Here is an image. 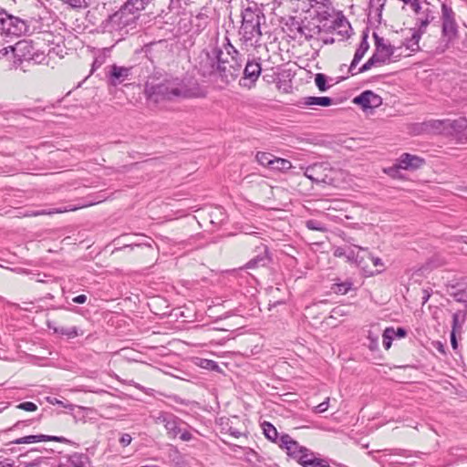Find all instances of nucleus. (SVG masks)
<instances>
[{"instance_id":"f3484780","label":"nucleus","mask_w":467,"mask_h":467,"mask_svg":"<svg viewBox=\"0 0 467 467\" xmlns=\"http://www.w3.org/2000/svg\"><path fill=\"white\" fill-rule=\"evenodd\" d=\"M279 446L286 450L287 454L296 460L304 452V446L293 440L288 434L281 435Z\"/></svg>"},{"instance_id":"a878e982","label":"nucleus","mask_w":467,"mask_h":467,"mask_svg":"<svg viewBox=\"0 0 467 467\" xmlns=\"http://www.w3.org/2000/svg\"><path fill=\"white\" fill-rule=\"evenodd\" d=\"M47 327L49 329H52L54 333L66 336L68 338H74L78 335V328L76 327H57L55 323L51 321L47 322Z\"/></svg>"},{"instance_id":"680f3d73","label":"nucleus","mask_w":467,"mask_h":467,"mask_svg":"<svg viewBox=\"0 0 467 467\" xmlns=\"http://www.w3.org/2000/svg\"><path fill=\"white\" fill-rule=\"evenodd\" d=\"M140 244H134V245H124L123 247H120L119 248L118 250H122V249H130V250H133L134 247H140Z\"/></svg>"},{"instance_id":"20e7f679","label":"nucleus","mask_w":467,"mask_h":467,"mask_svg":"<svg viewBox=\"0 0 467 467\" xmlns=\"http://www.w3.org/2000/svg\"><path fill=\"white\" fill-rule=\"evenodd\" d=\"M410 8L414 11L416 17L415 29L410 36V52L417 51L419 47V40L423 33H425L427 26L435 18L433 6L427 0H410Z\"/></svg>"},{"instance_id":"cd10ccee","label":"nucleus","mask_w":467,"mask_h":467,"mask_svg":"<svg viewBox=\"0 0 467 467\" xmlns=\"http://www.w3.org/2000/svg\"><path fill=\"white\" fill-rule=\"evenodd\" d=\"M292 168L290 161L283 158L275 157L274 162H272L271 170L277 171H287Z\"/></svg>"},{"instance_id":"4468645a","label":"nucleus","mask_w":467,"mask_h":467,"mask_svg":"<svg viewBox=\"0 0 467 467\" xmlns=\"http://www.w3.org/2000/svg\"><path fill=\"white\" fill-rule=\"evenodd\" d=\"M440 119L417 122L410 124V136L424 134H439Z\"/></svg>"},{"instance_id":"58836bf2","label":"nucleus","mask_w":467,"mask_h":467,"mask_svg":"<svg viewBox=\"0 0 467 467\" xmlns=\"http://www.w3.org/2000/svg\"><path fill=\"white\" fill-rule=\"evenodd\" d=\"M360 252L365 254V262L368 265V261L372 262L374 266H382V261L379 257L373 256L367 249L360 248Z\"/></svg>"},{"instance_id":"412c9836","label":"nucleus","mask_w":467,"mask_h":467,"mask_svg":"<svg viewBox=\"0 0 467 467\" xmlns=\"http://www.w3.org/2000/svg\"><path fill=\"white\" fill-rule=\"evenodd\" d=\"M358 251L351 249L348 253L346 252L347 261L352 264H355L357 266L360 267L363 271L368 272V265L365 262V254L360 252V246H356ZM372 274V271H369Z\"/></svg>"},{"instance_id":"1a4fd4ad","label":"nucleus","mask_w":467,"mask_h":467,"mask_svg":"<svg viewBox=\"0 0 467 467\" xmlns=\"http://www.w3.org/2000/svg\"><path fill=\"white\" fill-rule=\"evenodd\" d=\"M441 22L442 36L451 41L457 36L458 25L455 20V13L451 6L446 4L441 5Z\"/></svg>"},{"instance_id":"e2e57ef3","label":"nucleus","mask_w":467,"mask_h":467,"mask_svg":"<svg viewBox=\"0 0 467 467\" xmlns=\"http://www.w3.org/2000/svg\"><path fill=\"white\" fill-rule=\"evenodd\" d=\"M332 313H333V315H341V313H342L341 307L340 306L335 307L332 310Z\"/></svg>"},{"instance_id":"13d9d810","label":"nucleus","mask_w":467,"mask_h":467,"mask_svg":"<svg viewBox=\"0 0 467 467\" xmlns=\"http://www.w3.org/2000/svg\"><path fill=\"white\" fill-rule=\"evenodd\" d=\"M346 254V251L344 248L342 247H337L335 250H334V255L336 257H342V256H345Z\"/></svg>"},{"instance_id":"c85d7f7f","label":"nucleus","mask_w":467,"mask_h":467,"mask_svg":"<svg viewBox=\"0 0 467 467\" xmlns=\"http://www.w3.org/2000/svg\"><path fill=\"white\" fill-rule=\"evenodd\" d=\"M368 48H369V44L368 42V34L366 32H364L363 36H362V39L360 41V44H359L358 47L357 48L355 55H354L355 62L360 61L363 58L364 55L366 54V52L368 51Z\"/></svg>"},{"instance_id":"79ce46f5","label":"nucleus","mask_w":467,"mask_h":467,"mask_svg":"<svg viewBox=\"0 0 467 467\" xmlns=\"http://www.w3.org/2000/svg\"><path fill=\"white\" fill-rule=\"evenodd\" d=\"M425 164V160L421 157L410 154V171L421 168Z\"/></svg>"},{"instance_id":"aec40b11","label":"nucleus","mask_w":467,"mask_h":467,"mask_svg":"<svg viewBox=\"0 0 467 467\" xmlns=\"http://www.w3.org/2000/svg\"><path fill=\"white\" fill-rule=\"evenodd\" d=\"M408 169L409 152H405L401 155V160L400 163H396L389 168H385L384 172L395 179H404L405 177L401 173V171H407Z\"/></svg>"},{"instance_id":"8fccbe9b","label":"nucleus","mask_w":467,"mask_h":467,"mask_svg":"<svg viewBox=\"0 0 467 467\" xmlns=\"http://www.w3.org/2000/svg\"><path fill=\"white\" fill-rule=\"evenodd\" d=\"M329 398L315 407V412L323 413L328 409Z\"/></svg>"},{"instance_id":"338daca9","label":"nucleus","mask_w":467,"mask_h":467,"mask_svg":"<svg viewBox=\"0 0 467 467\" xmlns=\"http://www.w3.org/2000/svg\"><path fill=\"white\" fill-rule=\"evenodd\" d=\"M232 434H233L234 437H239L240 432H239V431H234V432H232Z\"/></svg>"},{"instance_id":"bb28decb","label":"nucleus","mask_w":467,"mask_h":467,"mask_svg":"<svg viewBox=\"0 0 467 467\" xmlns=\"http://www.w3.org/2000/svg\"><path fill=\"white\" fill-rule=\"evenodd\" d=\"M151 2V0H128L124 5L125 8L129 9L134 15L139 17V14L141 10L145 9L146 6Z\"/></svg>"},{"instance_id":"774afa93","label":"nucleus","mask_w":467,"mask_h":467,"mask_svg":"<svg viewBox=\"0 0 467 467\" xmlns=\"http://www.w3.org/2000/svg\"><path fill=\"white\" fill-rule=\"evenodd\" d=\"M439 350H441V352H443V349H442V345L441 343H439Z\"/></svg>"},{"instance_id":"9b49d317","label":"nucleus","mask_w":467,"mask_h":467,"mask_svg":"<svg viewBox=\"0 0 467 467\" xmlns=\"http://www.w3.org/2000/svg\"><path fill=\"white\" fill-rule=\"evenodd\" d=\"M243 70V77L240 79V85L245 88H252L258 79L262 67L258 61L247 60Z\"/></svg>"},{"instance_id":"4be33fe9","label":"nucleus","mask_w":467,"mask_h":467,"mask_svg":"<svg viewBox=\"0 0 467 467\" xmlns=\"http://www.w3.org/2000/svg\"><path fill=\"white\" fill-rule=\"evenodd\" d=\"M89 464L88 457L83 453H74L70 455L65 462L57 467H88Z\"/></svg>"},{"instance_id":"6ab92c4d","label":"nucleus","mask_w":467,"mask_h":467,"mask_svg":"<svg viewBox=\"0 0 467 467\" xmlns=\"http://www.w3.org/2000/svg\"><path fill=\"white\" fill-rule=\"evenodd\" d=\"M16 48H18L20 51H25L22 54L25 58L33 60L36 63H44L47 58L44 52L39 53L35 51L32 42L20 41L16 44Z\"/></svg>"},{"instance_id":"4c0bfd02","label":"nucleus","mask_w":467,"mask_h":467,"mask_svg":"<svg viewBox=\"0 0 467 467\" xmlns=\"http://www.w3.org/2000/svg\"><path fill=\"white\" fill-rule=\"evenodd\" d=\"M315 83L320 91H326L329 88V86L327 85V76L322 73L316 75Z\"/></svg>"},{"instance_id":"bf43d9fd","label":"nucleus","mask_w":467,"mask_h":467,"mask_svg":"<svg viewBox=\"0 0 467 467\" xmlns=\"http://www.w3.org/2000/svg\"><path fill=\"white\" fill-rule=\"evenodd\" d=\"M26 425V422L25 421H22V420H18L16 421L12 427H10L9 429L6 430V431H13L15 429H19L20 427L22 426H25Z\"/></svg>"},{"instance_id":"a18cd8bd","label":"nucleus","mask_w":467,"mask_h":467,"mask_svg":"<svg viewBox=\"0 0 467 467\" xmlns=\"http://www.w3.org/2000/svg\"><path fill=\"white\" fill-rule=\"evenodd\" d=\"M315 457L314 453L305 447L304 452L296 459V461L304 466V461H311V458Z\"/></svg>"},{"instance_id":"f03ea898","label":"nucleus","mask_w":467,"mask_h":467,"mask_svg":"<svg viewBox=\"0 0 467 467\" xmlns=\"http://www.w3.org/2000/svg\"><path fill=\"white\" fill-rule=\"evenodd\" d=\"M213 54L216 58L217 77L225 84L234 81L241 74L244 56L225 36L221 47H215Z\"/></svg>"},{"instance_id":"5701e85b","label":"nucleus","mask_w":467,"mask_h":467,"mask_svg":"<svg viewBox=\"0 0 467 467\" xmlns=\"http://www.w3.org/2000/svg\"><path fill=\"white\" fill-rule=\"evenodd\" d=\"M301 105L311 107V106H320V107H329L333 104V99L329 97H304L301 99Z\"/></svg>"},{"instance_id":"ddd939ff","label":"nucleus","mask_w":467,"mask_h":467,"mask_svg":"<svg viewBox=\"0 0 467 467\" xmlns=\"http://www.w3.org/2000/svg\"><path fill=\"white\" fill-rule=\"evenodd\" d=\"M353 102L366 110L375 109L381 105V98L371 90L363 91L359 96L354 98Z\"/></svg>"},{"instance_id":"3c124183","label":"nucleus","mask_w":467,"mask_h":467,"mask_svg":"<svg viewBox=\"0 0 467 467\" xmlns=\"http://www.w3.org/2000/svg\"><path fill=\"white\" fill-rule=\"evenodd\" d=\"M132 441L131 436L129 433H124L119 439V442L122 446L126 447L130 444Z\"/></svg>"},{"instance_id":"052dcab7","label":"nucleus","mask_w":467,"mask_h":467,"mask_svg":"<svg viewBox=\"0 0 467 467\" xmlns=\"http://www.w3.org/2000/svg\"><path fill=\"white\" fill-rule=\"evenodd\" d=\"M309 32H310V29H308L306 27V29H305V34H299V35H300V36H304L306 40H309L312 38V35H310Z\"/></svg>"},{"instance_id":"393cba45","label":"nucleus","mask_w":467,"mask_h":467,"mask_svg":"<svg viewBox=\"0 0 467 467\" xmlns=\"http://www.w3.org/2000/svg\"><path fill=\"white\" fill-rule=\"evenodd\" d=\"M268 249L265 245H263L259 254L252 258L247 264L246 267L249 269L256 268L259 266H265L267 265L269 259L267 257Z\"/></svg>"},{"instance_id":"ea45409f","label":"nucleus","mask_w":467,"mask_h":467,"mask_svg":"<svg viewBox=\"0 0 467 467\" xmlns=\"http://www.w3.org/2000/svg\"><path fill=\"white\" fill-rule=\"evenodd\" d=\"M381 64L377 60L376 57H370L366 63H364L358 69V73H363L369 70L372 67Z\"/></svg>"},{"instance_id":"5fc2aeb1","label":"nucleus","mask_w":467,"mask_h":467,"mask_svg":"<svg viewBox=\"0 0 467 467\" xmlns=\"http://www.w3.org/2000/svg\"><path fill=\"white\" fill-rule=\"evenodd\" d=\"M406 335H407V330L403 327H398L397 330H395L396 337L401 338V337H406Z\"/></svg>"},{"instance_id":"dca6fc26","label":"nucleus","mask_w":467,"mask_h":467,"mask_svg":"<svg viewBox=\"0 0 467 467\" xmlns=\"http://www.w3.org/2000/svg\"><path fill=\"white\" fill-rule=\"evenodd\" d=\"M131 74V67L112 65L109 70L108 78L110 85L116 87L129 78Z\"/></svg>"},{"instance_id":"a19ab883","label":"nucleus","mask_w":467,"mask_h":467,"mask_svg":"<svg viewBox=\"0 0 467 467\" xmlns=\"http://www.w3.org/2000/svg\"><path fill=\"white\" fill-rule=\"evenodd\" d=\"M73 8H85L90 5L91 0H62Z\"/></svg>"},{"instance_id":"9d476101","label":"nucleus","mask_w":467,"mask_h":467,"mask_svg":"<svg viewBox=\"0 0 467 467\" xmlns=\"http://www.w3.org/2000/svg\"><path fill=\"white\" fill-rule=\"evenodd\" d=\"M439 134L463 135L467 137V119L461 117L456 119L440 120Z\"/></svg>"},{"instance_id":"69168bd1","label":"nucleus","mask_w":467,"mask_h":467,"mask_svg":"<svg viewBox=\"0 0 467 467\" xmlns=\"http://www.w3.org/2000/svg\"><path fill=\"white\" fill-rule=\"evenodd\" d=\"M461 240H462V243L467 244V236H462Z\"/></svg>"},{"instance_id":"39448f33","label":"nucleus","mask_w":467,"mask_h":467,"mask_svg":"<svg viewBox=\"0 0 467 467\" xmlns=\"http://www.w3.org/2000/svg\"><path fill=\"white\" fill-rule=\"evenodd\" d=\"M137 19L138 17L134 13L125 8V5H122L118 11L109 15L100 23L99 28L102 33L121 32L125 27L133 25ZM119 35L122 36L121 33Z\"/></svg>"},{"instance_id":"c9c22d12","label":"nucleus","mask_w":467,"mask_h":467,"mask_svg":"<svg viewBox=\"0 0 467 467\" xmlns=\"http://www.w3.org/2000/svg\"><path fill=\"white\" fill-rule=\"evenodd\" d=\"M306 226L307 229L313 230V231L326 232V230H327V227L325 226L324 223H322L321 222H319L317 220H314V219L307 220L306 222Z\"/></svg>"},{"instance_id":"49530a36","label":"nucleus","mask_w":467,"mask_h":467,"mask_svg":"<svg viewBox=\"0 0 467 467\" xmlns=\"http://www.w3.org/2000/svg\"><path fill=\"white\" fill-rule=\"evenodd\" d=\"M431 293H432V290L430 287L420 289V304L422 306L425 305L428 302V300L431 297Z\"/></svg>"},{"instance_id":"6e6d98bb","label":"nucleus","mask_w":467,"mask_h":467,"mask_svg":"<svg viewBox=\"0 0 467 467\" xmlns=\"http://www.w3.org/2000/svg\"><path fill=\"white\" fill-rule=\"evenodd\" d=\"M359 62H360V61H356V62H355V57H353V60H352V62H351V64H350V66H349V68H348V71H349V73H350L352 76L358 74V71H354V70H355V68H356L357 65H358Z\"/></svg>"},{"instance_id":"72a5a7b5","label":"nucleus","mask_w":467,"mask_h":467,"mask_svg":"<svg viewBox=\"0 0 467 467\" xmlns=\"http://www.w3.org/2000/svg\"><path fill=\"white\" fill-rule=\"evenodd\" d=\"M432 269L431 263L428 262L424 265H422L420 268L415 270L412 274L410 278L414 279V282H419L418 277H421L425 275L426 274L430 273Z\"/></svg>"},{"instance_id":"6e6552de","label":"nucleus","mask_w":467,"mask_h":467,"mask_svg":"<svg viewBox=\"0 0 467 467\" xmlns=\"http://www.w3.org/2000/svg\"><path fill=\"white\" fill-rule=\"evenodd\" d=\"M335 170L328 162L314 163L305 171V176L317 184L332 185L335 182Z\"/></svg>"},{"instance_id":"7c9ffc66","label":"nucleus","mask_w":467,"mask_h":467,"mask_svg":"<svg viewBox=\"0 0 467 467\" xmlns=\"http://www.w3.org/2000/svg\"><path fill=\"white\" fill-rule=\"evenodd\" d=\"M275 157L273 154L269 153V152H263V151H258L256 153V161L263 166H266L268 167L269 169L271 168L272 166V162H274V160H275Z\"/></svg>"},{"instance_id":"603ef678","label":"nucleus","mask_w":467,"mask_h":467,"mask_svg":"<svg viewBox=\"0 0 467 467\" xmlns=\"http://www.w3.org/2000/svg\"><path fill=\"white\" fill-rule=\"evenodd\" d=\"M87 299H88V297L86 295H79V296H75L72 299V302H74L76 304H84V303H86Z\"/></svg>"},{"instance_id":"864d4df0","label":"nucleus","mask_w":467,"mask_h":467,"mask_svg":"<svg viewBox=\"0 0 467 467\" xmlns=\"http://www.w3.org/2000/svg\"><path fill=\"white\" fill-rule=\"evenodd\" d=\"M458 337H459L458 334L451 333V345L454 350H456L458 348V342H457Z\"/></svg>"},{"instance_id":"0eeeda50","label":"nucleus","mask_w":467,"mask_h":467,"mask_svg":"<svg viewBox=\"0 0 467 467\" xmlns=\"http://www.w3.org/2000/svg\"><path fill=\"white\" fill-rule=\"evenodd\" d=\"M29 30L27 22L0 9V34L5 36H20Z\"/></svg>"},{"instance_id":"09e8293b","label":"nucleus","mask_w":467,"mask_h":467,"mask_svg":"<svg viewBox=\"0 0 467 467\" xmlns=\"http://www.w3.org/2000/svg\"><path fill=\"white\" fill-rule=\"evenodd\" d=\"M104 62H105L104 56L97 57L92 63L91 72H94L97 68L100 67L104 64Z\"/></svg>"},{"instance_id":"b1692460","label":"nucleus","mask_w":467,"mask_h":467,"mask_svg":"<svg viewBox=\"0 0 467 467\" xmlns=\"http://www.w3.org/2000/svg\"><path fill=\"white\" fill-rule=\"evenodd\" d=\"M466 311H457L452 315V324L451 333L458 334L461 338V335L463 332V325L466 321Z\"/></svg>"},{"instance_id":"423d86ee","label":"nucleus","mask_w":467,"mask_h":467,"mask_svg":"<svg viewBox=\"0 0 467 467\" xmlns=\"http://www.w3.org/2000/svg\"><path fill=\"white\" fill-rule=\"evenodd\" d=\"M157 424H162L167 431L170 439L180 437L183 441H189L192 439V435L187 430H183L182 425L185 424L179 417L172 413L161 412L156 418Z\"/></svg>"},{"instance_id":"7ed1b4c3","label":"nucleus","mask_w":467,"mask_h":467,"mask_svg":"<svg viewBox=\"0 0 467 467\" xmlns=\"http://www.w3.org/2000/svg\"><path fill=\"white\" fill-rule=\"evenodd\" d=\"M261 19H265V16L256 7L248 6L242 11V25L239 35L243 43L253 46L258 42L262 36Z\"/></svg>"},{"instance_id":"c03bdc74","label":"nucleus","mask_w":467,"mask_h":467,"mask_svg":"<svg viewBox=\"0 0 467 467\" xmlns=\"http://www.w3.org/2000/svg\"><path fill=\"white\" fill-rule=\"evenodd\" d=\"M16 409L26 411H36L37 410V406L34 402L25 401L16 405Z\"/></svg>"},{"instance_id":"e433bc0d","label":"nucleus","mask_w":467,"mask_h":467,"mask_svg":"<svg viewBox=\"0 0 467 467\" xmlns=\"http://www.w3.org/2000/svg\"><path fill=\"white\" fill-rule=\"evenodd\" d=\"M452 296L456 301L464 303L467 306V285L456 289L452 293Z\"/></svg>"},{"instance_id":"4d7b16f0","label":"nucleus","mask_w":467,"mask_h":467,"mask_svg":"<svg viewBox=\"0 0 467 467\" xmlns=\"http://www.w3.org/2000/svg\"><path fill=\"white\" fill-rule=\"evenodd\" d=\"M16 49H17V48L16 47L15 48L12 46L4 47V48L0 49V57H5L8 54L9 51L14 52Z\"/></svg>"},{"instance_id":"2f4dec72","label":"nucleus","mask_w":467,"mask_h":467,"mask_svg":"<svg viewBox=\"0 0 467 467\" xmlns=\"http://www.w3.org/2000/svg\"><path fill=\"white\" fill-rule=\"evenodd\" d=\"M395 329L393 327H387L382 334V343L386 349L391 347L392 340L395 338Z\"/></svg>"},{"instance_id":"c756f323","label":"nucleus","mask_w":467,"mask_h":467,"mask_svg":"<svg viewBox=\"0 0 467 467\" xmlns=\"http://www.w3.org/2000/svg\"><path fill=\"white\" fill-rule=\"evenodd\" d=\"M262 429H263L264 434L269 441H277L278 432H277L275 427L272 423H270L268 421H264L262 423Z\"/></svg>"},{"instance_id":"a211bd4d","label":"nucleus","mask_w":467,"mask_h":467,"mask_svg":"<svg viewBox=\"0 0 467 467\" xmlns=\"http://www.w3.org/2000/svg\"><path fill=\"white\" fill-rule=\"evenodd\" d=\"M41 441H58L62 443H67L69 441L62 436H51V435H45V434H38V435H28L22 438H18L11 443L13 444H27V443H35V442H41Z\"/></svg>"},{"instance_id":"de8ad7c7","label":"nucleus","mask_w":467,"mask_h":467,"mask_svg":"<svg viewBox=\"0 0 467 467\" xmlns=\"http://www.w3.org/2000/svg\"><path fill=\"white\" fill-rule=\"evenodd\" d=\"M201 366L204 368L211 369V370H217L219 366L218 364L210 359H203L201 363Z\"/></svg>"},{"instance_id":"f8f14e48","label":"nucleus","mask_w":467,"mask_h":467,"mask_svg":"<svg viewBox=\"0 0 467 467\" xmlns=\"http://www.w3.org/2000/svg\"><path fill=\"white\" fill-rule=\"evenodd\" d=\"M197 69L203 77L217 75L216 58L211 57L209 52H202L199 56V61L196 65Z\"/></svg>"},{"instance_id":"f257e3e1","label":"nucleus","mask_w":467,"mask_h":467,"mask_svg":"<svg viewBox=\"0 0 467 467\" xmlns=\"http://www.w3.org/2000/svg\"><path fill=\"white\" fill-rule=\"evenodd\" d=\"M144 93L147 99L158 102L163 99L203 98L206 90L196 80L173 78L155 85L146 83Z\"/></svg>"},{"instance_id":"37998d69","label":"nucleus","mask_w":467,"mask_h":467,"mask_svg":"<svg viewBox=\"0 0 467 467\" xmlns=\"http://www.w3.org/2000/svg\"><path fill=\"white\" fill-rule=\"evenodd\" d=\"M304 467H327L321 459L312 457L311 461H304Z\"/></svg>"},{"instance_id":"f704fd0d","label":"nucleus","mask_w":467,"mask_h":467,"mask_svg":"<svg viewBox=\"0 0 467 467\" xmlns=\"http://www.w3.org/2000/svg\"><path fill=\"white\" fill-rule=\"evenodd\" d=\"M287 25L291 32H296L298 34H305V29H306V26H303L302 22L296 20V17H291L290 24Z\"/></svg>"},{"instance_id":"473e14b6","label":"nucleus","mask_w":467,"mask_h":467,"mask_svg":"<svg viewBox=\"0 0 467 467\" xmlns=\"http://www.w3.org/2000/svg\"><path fill=\"white\" fill-rule=\"evenodd\" d=\"M352 282L351 281H344L341 283H336L333 285L332 289L337 294L346 295L352 287Z\"/></svg>"},{"instance_id":"0e129e2a","label":"nucleus","mask_w":467,"mask_h":467,"mask_svg":"<svg viewBox=\"0 0 467 467\" xmlns=\"http://www.w3.org/2000/svg\"><path fill=\"white\" fill-rule=\"evenodd\" d=\"M0 467H14L12 463L0 462Z\"/></svg>"},{"instance_id":"2eb2a0df","label":"nucleus","mask_w":467,"mask_h":467,"mask_svg":"<svg viewBox=\"0 0 467 467\" xmlns=\"http://www.w3.org/2000/svg\"><path fill=\"white\" fill-rule=\"evenodd\" d=\"M373 37L375 39L376 50L372 57H376L377 60L383 64L392 56L393 48L390 45H387L384 42V38L379 36L377 33H373Z\"/></svg>"}]
</instances>
